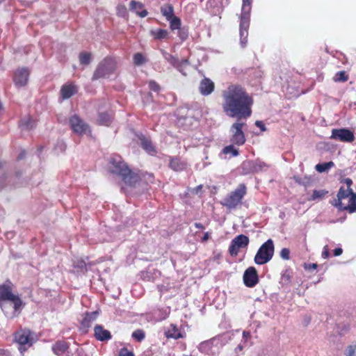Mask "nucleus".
I'll return each instance as SVG.
<instances>
[{
	"label": "nucleus",
	"mask_w": 356,
	"mask_h": 356,
	"mask_svg": "<svg viewBox=\"0 0 356 356\" xmlns=\"http://www.w3.org/2000/svg\"><path fill=\"white\" fill-rule=\"evenodd\" d=\"M3 175V171H2L1 168H0V179H1ZM0 187H1V184H0Z\"/></svg>",
	"instance_id": "052dcab7"
},
{
	"label": "nucleus",
	"mask_w": 356,
	"mask_h": 356,
	"mask_svg": "<svg viewBox=\"0 0 356 356\" xmlns=\"http://www.w3.org/2000/svg\"><path fill=\"white\" fill-rule=\"evenodd\" d=\"M225 353H223V352L220 353V356H225Z\"/></svg>",
	"instance_id": "680f3d73"
},
{
	"label": "nucleus",
	"mask_w": 356,
	"mask_h": 356,
	"mask_svg": "<svg viewBox=\"0 0 356 356\" xmlns=\"http://www.w3.org/2000/svg\"><path fill=\"white\" fill-rule=\"evenodd\" d=\"M161 54L165 60L172 65L174 67L177 68L180 72H181L184 75H186V72L184 71V67L188 65V61L187 59H183L179 61L177 58L174 56L171 55L168 52L161 50Z\"/></svg>",
	"instance_id": "4468645a"
},
{
	"label": "nucleus",
	"mask_w": 356,
	"mask_h": 356,
	"mask_svg": "<svg viewBox=\"0 0 356 356\" xmlns=\"http://www.w3.org/2000/svg\"><path fill=\"white\" fill-rule=\"evenodd\" d=\"M132 337L138 341H142L145 337V333L143 330L138 329L132 333Z\"/></svg>",
	"instance_id": "c9c22d12"
},
{
	"label": "nucleus",
	"mask_w": 356,
	"mask_h": 356,
	"mask_svg": "<svg viewBox=\"0 0 356 356\" xmlns=\"http://www.w3.org/2000/svg\"><path fill=\"white\" fill-rule=\"evenodd\" d=\"M333 205L340 210H347L350 213L356 211V193L352 189H345L341 186L337 194V200Z\"/></svg>",
	"instance_id": "f03ea898"
},
{
	"label": "nucleus",
	"mask_w": 356,
	"mask_h": 356,
	"mask_svg": "<svg viewBox=\"0 0 356 356\" xmlns=\"http://www.w3.org/2000/svg\"><path fill=\"white\" fill-rule=\"evenodd\" d=\"M130 10L134 13H136L138 15L141 17H145L147 15V12L146 10L143 9V3L131 1L130 3Z\"/></svg>",
	"instance_id": "4be33fe9"
},
{
	"label": "nucleus",
	"mask_w": 356,
	"mask_h": 356,
	"mask_svg": "<svg viewBox=\"0 0 356 356\" xmlns=\"http://www.w3.org/2000/svg\"><path fill=\"white\" fill-rule=\"evenodd\" d=\"M146 61L147 60H146L145 56L142 54L137 53V54H134V62L135 65H141L145 63Z\"/></svg>",
	"instance_id": "f704fd0d"
},
{
	"label": "nucleus",
	"mask_w": 356,
	"mask_h": 356,
	"mask_svg": "<svg viewBox=\"0 0 356 356\" xmlns=\"http://www.w3.org/2000/svg\"><path fill=\"white\" fill-rule=\"evenodd\" d=\"M209 238V233L207 232L204 234V236L202 238V241H206Z\"/></svg>",
	"instance_id": "13d9d810"
},
{
	"label": "nucleus",
	"mask_w": 356,
	"mask_h": 356,
	"mask_svg": "<svg viewBox=\"0 0 356 356\" xmlns=\"http://www.w3.org/2000/svg\"><path fill=\"white\" fill-rule=\"evenodd\" d=\"M222 153L225 154H232L233 156L238 155V151L232 145L226 146L222 149Z\"/></svg>",
	"instance_id": "72a5a7b5"
},
{
	"label": "nucleus",
	"mask_w": 356,
	"mask_h": 356,
	"mask_svg": "<svg viewBox=\"0 0 356 356\" xmlns=\"http://www.w3.org/2000/svg\"><path fill=\"white\" fill-rule=\"evenodd\" d=\"M242 166L251 172L265 171L268 167L267 164L259 160L244 161Z\"/></svg>",
	"instance_id": "dca6fc26"
},
{
	"label": "nucleus",
	"mask_w": 356,
	"mask_h": 356,
	"mask_svg": "<svg viewBox=\"0 0 356 356\" xmlns=\"http://www.w3.org/2000/svg\"><path fill=\"white\" fill-rule=\"evenodd\" d=\"M186 164L179 159L174 158L170 160V166L175 171H180L186 168Z\"/></svg>",
	"instance_id": "a878e982"
},
{
	"label": "nucleus",
	"mask_w": 356,
	"mask_h": 356,
	"mask_svg": "<svg viewBox=\"0 0 356 356\" xmlns=\"http://www.w3.org/2000/svg\"><path fill=\"white\" fill-rule=\"evenodd\" d=\"M98 312H92L90 313H87L86 314V316L83 318L82 321V325L84 327H89L92 323L94 322L96 318H97Z\"/></svg>",
	"instance_id": "393cba45"
},
{
	"label": "nucleus",
	"mask_w": 356,
	"mask_h": 356,
	"mask_svg": "<svg viewBox=\"0 0 356 356\" xmlns=\"http://www.w3.org/2000/svg\"><path fill=\"white\" fill-rule=\"evenodd\" d=\"M246 194V186L241 184L232 192H231L222 202V204L229 209H235L241 202Z\"/></svg>",
	"instance_id": "6e6552de"
},
{
	"label": "nucleus",
	"mask_w": 356,
	"mask_h": 356,
	"mask_svg": "<svg viewBox=\"0 0 356 356\" xmlns=\"http://www.w3.org/2000/svg\"><path fill=\"white\" fill-rule=\"evenodd\" d=\"M250 337V334L249 332L243 331V340L246 341Z\"/></svg>",
	"instance_id": "3c124183"
},
{
	"label": "nucleus",
	"mask_w": 356,
	"mask_h": 356,
	"mask_svg": "<svg viewBox=\"0 0 356 356\" xmlns=\"http://www.w3.org/2000/svg\"><path fill=\"white\" fill-rule=\"evenodd\" d=\"M115 69V60L111 58H106L98 65L92 79L110 78L111 75L114 73Z\"/></svg>",
	"instance_id": "1a4fd4ad"
},
{
	"label": "nucleus",
	"mask_w": 356,
	"mask_h": 356,
	"mask_svg": "<svg viewBox=\"0 0 356 356\" xmlns=\"http://www.w3.org/2000/svg\"><path fill=\"white\" fill-rule=\"evenodd\" d=\"M327 192L324 190H315L309 200H314L322 198Z\"/></svg>",
	"instance_id": "58836bf2"
},
{
	"label": "nucleus",
	"mask_w": 356,
	"mask_h": 356,
	"mask_svg": "<svg viewBox=\"0 0 356 356\" xmlns=\"http://www.w3.org/2000/svg\"><path fill=\"white\" fill-rule=\"evenodd\" d=\"M200 92L203 95H208L211 94L214 89V83L209 79H203L199 86Z\"/></svg>",
	"instance_id": "aec40b11"
},
{
	"label": "nucleus",
	"mask_w": 356,
	"mask_h": 356,
	"mask_svg": "<svg viewBox=\"0 0 356 356\" xmlns=\"http://www.w3.org/2000/svg\"><path fill=\"white\" fill-rule=\"evenodd\" d=\"M165 335L167 338H172L177 339L181 337V333L178 328L174 325H170V327L165 331Z\"/></svg>",
	"instance_id": "b1692460"
},
{
	"label": "nucleus",
	"mask_w": 356,
	"mask_h": 356,
	"mask_svg": "<svg viewBox=\"0 0 356 356\" xmlns=\"http://www.w3.org/2000/svg\"><path fill=\"white\" fill-rule=\"evenodd\" d=\"M9 302L13 305L15 316V312H18L22 305V302L18 296L13 293L12 289L8 285L3 284L0 286V307L6 315H8V312L6 311V307Z\"/></svg>",
	"instance_id": "7ed1b4c3"
},
{
	"label": "nucleus",
	"mask_w": 356,
	"mask_h": 356,
	"mask_svg": "<svg viewBox=\"0 0 356 356\" xmlns=\"http://www.w3.org/2000/svg\"><path fill=\"white\" fill-rule=\"evenodd\" d=\"M170 22V29L173 30H178L181 28V20L179 17L175 16L168 20Z\"/></svg>",
	"instance_id": "473e14b6"
},
{
	"label": "nucleus",
	"mask_w": 356,
	"mask_h": 356,
	"mask_svg": "<svg viewBox=\"0 0 356 356\" xmlns=\"http://www.w3.org/2000/svg\"><path fill=\"white\" fill-rule=\"evenodd\" d=\"M195 226L197 228H199V229H204V227H203V225H202L201 223H199V222H196V223H195Z\"/></svg>",
	"instance_id": "4d7b16f0"
},
{
	"label": "nucleus",
	"mask_w": 356,
	"mask_h": 356,
	"mask_svg": "<svg viewBox=\"0 0 356 356\" xmlns=\"http://www.w3.org/2000/svg\"><path fill=\"white\" fill-rule=\"evenodd\" d=\"M51 350L57 356H69V346L65 341H56L52 346Z\"/></svg>",
	"instance_id": "6ab92c4d"
},
{
	"label": "nucleus",
	"mask_w": 356,
	"mask_h": 356,
	"mask_svg": "<svg viewBox=\"0 0 356 356\" xmlns=\"http://www.w3.org/2000/svg\"><path fill=\"white\" fill-rule=\"evenodd\" d=\"M330 138L332 139L347 143H351L355 140L353 132L348 129H332V136Z\"/></svg>",
	"instance_id": "9b49d317"
},
{
	"label": "nucleus",
	"mask_w": 356,
	"mask_h": 356,
	"mask_svg": "<svg viewBox=\"0 0 356 356\" xmlns=\"http://www.w3.org/2000/svg\"><path fill=\"white\" fill-rule=\"evenodd\" d=\"M110 163L112 165V172L122 175L126 183L134 185L138 181V176L131 172L120 156L111 158Z\"/></svg>",
	"instance_id": "39448f33"
},
{
	"label": "nucleus",
	"mask_w": 356,
	"mask_h": 356,
	"mask_svg": "<svg viewBox=\"0 0 356 356\" xmlns=\"http://www.w3.org/2000/svg\"><path fill=\"white\" fill-rule=\"evenodd\" d=\"M202 189V186L200 185L193 189V192L195 193L197 195H199L200 193H201Z\"/></svg>",
	"instance_id": "6e6d98bb"
},
{
	"label": "nucleus",
	"mask_w": 356,
	"mask_h": 356,
	"mask_svg": "<svg viewBox=\"0 0 356 356\" xmlns=\"http://www.w3.org/2000/svg\"><path fill=\"white\" fill-rule=\"evenodd\" d=\"M249 243V238L248 236L241 234L234 238L232 241L231 245L229 246V252L232 255H236L240 248H245Z\"/></svg>",
	"instance_id": "ddd939ff"
},
{
	"label": "nucleus",
	"mask_w": 356,
	"mask_h": 356,
	"mask_svg": "<svg viewBox=\"0 0 356 356\" xmlns=\"http://www.w3.org/2000/svg\"><path fill=\"white\" fill-rule=\"evenodd\" d=\"M343 182L346 184L347 188L346 189H351L350 186L353 184L352 180L350 178H346L343 180Z\"/></svg>",
	"instance_id": "8fccbe9b"
},
{
	"label": "nucleus",
	"mask_w": 356,
	"mask_h": 356,
	"mask_svg": "<svg viewBox=\"0 0 356 356\" xmlns=\"http://www.w3.org/2000/svg\"><path fill=\"white\" fill-rule=\"evenodd\" d=\"M275 251L274 243L272 239L267 240L263 243L257 250L254 261L257 265H264L269 262L273 255Z\"/></svg>",
	"instance_id": "423d86ee"
},
{
	"label": "nucleus",
	"mask_w": 356,
	"mask_h": 356,
	"mask_svg": "<svg viewBox=\"0 0 356 356\" xmlns=\"http://www.w3.org/2000/svg\"><path fill=\"white\" fill-rule=\"evenodd\" d=\"M348 80V76L344 71L337 72L334 76V81L336 82H344Z\"/></svg>",
	"instance_id": "e433bc0d"
},
{
	"label": "nucleus",
	"mask_w": 356,
	"mask_h": 356,
	"mask_svg": "<svg viewBox=\"0 0 356 356\" xmlns=\"http://www.w3.org/2000/svg\"><path fill=\"white\" fill-rule=\"evenodd\" d=\"M317 268L316 264H309L307 266H305V268L309 270H315Z\"/></svg>",
	"instance_id": "603ef678"
},
{
	"label": "nucleus",
	"mask_w": 356,
	"mask_h": 356,
	"mask_svg": "<svg viewBox=\"0 0 356 356\" xmlns=\"http://www.w3.org/2000/svg\"><path fill=\"white\" fill-rule=\"evenodd\" d=\"M252 1V0H243L239 29L240 43L242 47H245L248 42Z\"/></svg>",
	"instance_id": "20e7f679"
},
{
	"label": "nucleus",
	"mask_w": 356,
	"mask_h": 356,
	"mask_svg": "<svg viewBox=\"0 0 356 356\" xmlns=\"http://www.w3.org/2000/svg\"><path fill=\"white\" fill-rule=\"evenodd\" d=\"M347 356H356V343L348 346Z\"/></svg>",
	"instance_id": "79ce46f5"
},
{
	"label": "nucleus",
	"mask_w": 356,
	"mask_h": 356,
	"mask_svg": "<svg viewBox=\"0 0 356 356\" xmlns=\"http://www.w3.org/2000/svg\"><path fill=\"white\" fill-rule=\"evenodd\" d=\"M178 35L182 40H184L188 38V31L185 29H178Z\"/></svg>",
	"instance_id": "37998d69"
},
{
	"label": "nucleus",
	"mask_w": 356,
	"mask_h": 356,
	"mask_svg": "<svg viewBox=\"0 0 356 356\" xmlns=\"http://www.w3.org/2000/svg\"><path fill=\"white\" fill-rule=\"evenodd\" d=\"M59 147L60 152H63L65 149V145L63 142L58 143L56 149Z\"/></svg>",
	"instance_id": "5fc2aeb1"
},
{
	"label": "nucleus",
	"mask_w": 356,
	"mask_h": 356,
	"mask_svg": "<svg viewBox=\"0 0 356 356\" xmlns=\"http://www.w3.org/2000/svg\"><path fill=\"white\" fill-rule=\"evenodd\" d=\"M20 126L22 129L29 130L35 126V122L31 117H27L22 120Z\"/></svg>",
	"instance_id": "cd10ccee"
},
{
	"label": "nucleus",
	"mask_w": 356,
	"mask_h": 356,
	"mask_svg": "<svg viewBox=\"0 0 356 356\" xmlns=\"http://www.w3.org/2000/svg\"><path fill=\"white\" fill-rule=\"evenodd\" d=\"M79 60L81 64L88 65L90 62V54L83 52L79 55Z\"/></svg>",
	"instance_id": "4c0bfd02"
},
{
	"label": "nucleus",
	"mask_w": 356,
	"mask_h": 356,
	"mask_svg": "<svg viewBox=\"0 0 356 356\" xmlns=\"http://www.w3.org/2000/svg\"><path fill=\"white\" fill-rule=\"evenodd\" d=\"M119 356H134V355L127 349L122 348L120 351Z\"/></svg>",
	"instance_id": "c03bdc74"
},
{
	"label": "nucleus",
	"mask_w": 356,
	"mask_h": 356,
	"mask_svg": "<svg viewBox=\"0 0 356 356\" xmlns=\"http://www.w3.org/2000/svg\"><path fill=\"white\" fill-rule=\"evenodd\" d=\"M29 76V71L27 68L22 67L17 69L14 74V82L17 87L26 86Z\"/></svg>",
	"instance_id": "f3484780"
},
{
	"label": "nucleus",
	"mask_w": 356,
	"mask_h": 356,
	"mask_svg": "<svg viewBox=\"0 0 356 356\" xmlns=\"http://www.w3.org/2000/svg\"><path fill=\"white\" fill-rule=\"evenodd\" d=\"M218 344V341L216 339H212L211 340L202 342L199 345L198 349L202 353L208 355H215L216 353H218L219 347Z\"/></svg>",
	"instance_id": "2eb2a0df"
},
{
	"label": "nucleus",
	"mask_w": 356,
	"mask_h": 356,
	"mask_svg": "<svg viewBox=\"0 0 356 356\" xmlns=\"http://www.w3.org/2000/svg\"><path fill=\"white\" fill-rule=\"evenodd\" d=\"M334 165V163L332 161H330V162H327V163L317 164L315 166V169L318 172L322 173V172H327Z\"/></svg>",
	"instance_id": "c85d7f7f"
},
{
	"label": "nucleus",
	"mask_w": 356,
	"mask_h": 356,
	"mask_svg": "<svg viewBox=\"0 0 356 356\" xmlns=\"http://www.w3.org/2000/svg\"><path fill=\"white\" fill-rule=\"evenodd\" d=\"M255 125L259 127L261 131H266V128L265 127V124H264V122L262 121H256L255 122Z\"/></svg>",
	"instance_id": "09e8293b"
},
{
	"label": "nucleus",
	"mask_w": 356,
	"mask_h": 356,
	"mask_svg": "<svg viewBox=\"0 0 356 356\" xmlns=\"http://www.w3.org/2000/svg\"><path fill=\"white\" fill-rule=\"evenodd\" d=\"M244 284L248 287L254 286L258 282L257 272L254 267H249L243 274Z\"/></svg>",
	"instance_id": "a211bd4d"
},
{
	"label": "nucleus",
	"mask_w": 356,
	"mask_h": 356,
	"mask_svg": "<svg viewBox=\"0 0 356 356\" xmlns=\"http://www.w3.org/2000/svg\"><path fill=\"white\" fill-rule=\"evenodd\" d=\"M60 92L63 99H68L76 93V88L72 84H66L62 87Z\"/></svg>",
	"instance_id": "5701e85b"
},
{
	"label": "nucleus",
	"mask_w": 356,
	"mask_h": 356,
	"mask_svg": "<svg viewBox=\"0 0 356 356\" xmlns=\"http://www.w3.org/2000/svg\"><path fill=\"white\" fill-rule=\"evenodd\" d=\"M330 257L329 248L327 245H325L323 247V250L322 252V257L323 259H327Z\"/></svg>",
	"instance_id": "a18cd8bd"
},
{
	"label": "nucleus",
	"mask_w": 356,
	"mask_h": 356,
	"mask_svg": "<svg viewBox=\"0 0 356 356\" xmlns=\"http://www.w3.org/2000/svg\"><path fill=\"white\" fill-rule=\"evenodd\" d=\"M142 147L149 154L154 152V147L148 139L145 137L140 138Z\"/></svg>",
	"instance_id": "7c9ffc66"
},
{
	"label": "nucleus",
	"mask_w": 356,
	"mask_h": 356,
	"mask_svg": "<svg viewBox=\"0 0 356 356\" xmlns=\"http://www.w3.org/2000/svg\"><path fill=\"white\" fill-rule=\"evenodd\" d=\"M343 250L341 248H338L334 250V256H339L342 254Z\"/></svg>",
	"instance_id": "864d4df0"
},
{
	"label": "nucleus",
	"mask_w": 356,
	"mask_h": 356,
	"mask_svg": "<svg viewBox=\"0 0 356 356\" xmlns=\"http://www.w3.org/2000/svg\"><path fill=\"white\" fill-rule=\"evenodd\" d=\"M161 13L167 20H170L174 16L173 7L171 5H168L161 8Z\"/></svg>",
	"instance_id": "c756f323"
},
{
	"label": "nucleus",
	"mask_w": 356,
	"mask_h": 356,
	"mask_svg": "<svg viewBox=\"0 0 356 356\" xmlns=\"http://www.w3.org/2000/svg\"><path fill=\"white\" fill-rule=\"evenodd\" d=\"M117 13L119 16L125 17L127 15V8L124 6H118L117 7Z\"/></svg>",
	"instance_id": "ea45409f"
},
{
	"label": "nucleus",
	"mask_w": 356,
	"mask_h": 356,
	"mask_svg": "<svg viewBox=\"0 0 356 356\" xmlns=\"http://www.w3.org/2000/svg\"><path fill=\"white\" fill-rule=\"evenodd\" d=\"M222 109L227 115L246 119L252 113V97L240 86L232 85L222 92Z\"/></svg>",
	"instance_id": "f257e3e1"
},
{
	"label": "nucleus",
	"mask_w": 356,
	"mask_h": 356,
	"mask_svg": "<svg viewBox=\"0 0 356 356\" xmlns=\"http://www.w3.org/2000/svg\"><path fill=\"white\" fill-rule=\"evenodd\" d=\"M149 86L154 91H157L159 89V86L154 81H149Z\"/></svg>",
	"instance_id": "de8ad7c7"
},
{
	"label": "nucleus",
	"mask_w": 356,
	"mask_h": 356,
	"mask_svg": "<svg viewBox=\"0 0 356 356\" xmlns=\"http://www.w3.org/2000/svg\"><path fill=\"white\" fill-rule=\"evenodd\" d=\"M99 122L101 124L108 126L111 122V116L106 113H100L99 115Z\"/></svg>",
	"instance_id": "2f4dec72"
},
{
	"label": "nucleus",
	"mask_w": 356,
	"mask_h": 356,
	"mask_svg": "<svg viewBox=\"0 0 356 356\" xmlns=\"http://www.w3.org/2000/svg\"><path fill=\"white\" fill-rule=\"evenodd\" d=\"M70 124L74 132L79 135L87 134L90 132L88 126L77 115L70 118Z\"/></svg>",
	"instance_id": "f8f14e48"
},
{
	"label": "nucleus",
	"mask_w": 356,
	"mask_h": 356,
	"mask_svg": "<svg viewBox=\"0 0 356 356\" xmlns=\"http://www.w3.org/2000/svg\"><path fill=\"white\" fill-rule=\"evenodd\" d=\"M74 267H76V268H80V269H81V270H82V269H83V268H86V262H85V261H77L76 263V262H74Z\"/></svg>",
	"instance_id": "49530a36"
},
{
	"label": "nucleus",
	"mask_w": 356,
	"mask_h": 356,
	"mask_svg": "<svg viewBox=\"0 0 356 356\" xmlns=\"http://www.w3.org/2000/svg\"><path fill=\"white\" fill-rule=\"evenodd\" d=\"M36 340L35 334L29 330H20L15 334V341L18 343L21 353L27 350Z\"/></svg>",
	"instance_id": "0eeeda50"
},
{
	"label": "nucleus",
	"mask_w": 356,
	"mask_h": 356,
	"mask_svg": "<svg viewBox=\"0 0 356 356\" xmlns=\"http://www.w3.org/2000/svg\"><path fill=\"white\" fill-rule=\"evenodd\" d=\"M290 250L288 248H283L280 252V257L284 260L289 259Z\"/></svg>",
	"instance_id": "a19ab883"
},
{
	"label": "nucleus",
	"mask_w": 356,
	"mask_h": 356,
	"mask_svg": "<svg viewBox=\"0 0 356 356\" xmlns=\"http://www.w3.org/2000/svg\"><path fill=\"white\" fill-rule=\"evenodd\" d=\"M95 338L101 341H107L111 339V332L105 330L102 325H97L94 329Z\"/></svg>",
	"instance_id": "412c9836"
},
{
	"label": "nucleus",
	"mask_w": 356,
	"mask_h": 356,
	"mask_svg": "<svg viewBox=\"0 0 356 356\" xmlns=\"http://www.w3.org/2000/svg\"><path fill=\"white\" fill-rule=\"evenodd\" d=\"M151 35L156 40L165 39L168 35V32L165 29H156L150 31Z\"/></svg>",
	"instance_id": "bb28decb"
},
{
	"label": "nucleus",
	"mask_w": 356,
	"mask_h": 356,
	"mask_svg": "<svg viewBox=\"0 0 356 356\" xmlns=\"http://www.w3.org/2000/svg\"><path fill=\"white\" fill-rule=\"evenodd\" d=\"M243 348V346L241 345V344H239L236 348V351H241L242 350Z\"/></svg>",
	"instance_id": "bf43d9fd"
},
{
	"label": "nucleus",
	"mask_w": 356,
	"mask_h": 356,
	"mask_svg": "<svg viewBox=\"0 0 356 356\" xmlns=\"http://www.w3.org/2000/svg\"><path fill=\"white\" fill-rule=\"evenodd\" d=\"M240 120L238 119L229 129L230 141L237 145H242L245 142V134L243 131V128L245 124L240 122Z\"/></svg>",
	"instance_id": "9d476101"
}]
</instances>
